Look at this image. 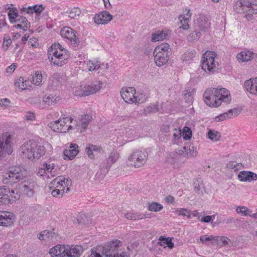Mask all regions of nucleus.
<instances>
[{
    "instance_id": "1",
    "label": "nucleus",
    "mask_w": 257,
    "mask_h": 257,
    "mask_svg": "<svg viewBox=\"0 0 257 257\" xmlns=\"http://www.w3.org/2000/svg\"><path fill=\"white\" fill-rule=\"evenodd\" d=\"M231 96L228 90L222 88H210L203 93L204 102L209 106L217 107L222 102L230 103Z\"/></svg>"
},
{
    "instance_id": "2",
    "label": "nucleus",
    "mask_w": 257,
    "mask_h": 257,
    "mask_svg": "<svg viewBox=\"0 0 257 257\" xmlns=\"http://www.w3.org/2000/svg\"><path fill=\"white\" fill-rule=\"evenodd\" d=\"M20 152L23 158L35 161L45 155L46 149L39 141L30 140L21 146Z\"/></svg>"
},
{
    "instance_id": "3",
    "label": "nucleus",
    "mask_w": 257,
    "mask_h": 257,
    "mask_svg": "<svg viewBox=\"0 0 257 257\" xmlns=\"http://www.w3.org/2000/svg\"><path fill=\"white\" fill-rule=\"evenodd\" d=\"M48 55L51 65L61 67L67 63L70 54L58 43L52 44L49 48Z\"/></svg>"
},
{
    "instance_id": "4",
    "label": "nucleus",
    "mask_w": 257,
    "mask_h": 257,
    "mask_svg": "<svg viewBox=\"0 0 257 257\" xmlns=\"http://www.w3.org/2000/svg\"><path fill=\"white\" fill-rule=\"evenodd\" d=\"M121 242L118 240L112 241L106 246H99L91 249V253L89 257H125L124 253H118V248Z\"/></svg>"
},
{
    "instance_id": "5",
    "label": "nucleus",
    "mask_w": 257,
    "mask_h": 257,
    "mask_svg": "<svg viewBox=\"0 0 257 257\" xmlns=\"http://www.w3.org/2000/svg\"><path fill=\"white\" fill-rule=\"evenodd\" d=\"M83 252L81 246H69L57 245L51 248L49 253L51 257H79Z\"/></svg>"
},
{
    "instance_id": "6",
    "label": "nucleus",
    "mask_w": 257,
    "mask_h": 257,
    "mask_svg": "<svg viewBox=\"0 0 257 257\" xmlns=\"http://www.w3.org/2000/svg\"><path fill=\"white\" fill-rule=\"evenodd\" d=\"M16 185V193L20 194H23L28 197H32L35 194L34 188L37 185L35 181L32 179H28L17 184V182H14L11 184L13 187Z\"/></svg>"
},
{
    "instance_id": "7",
    "label": "nucleus",
    "mask_w": 257,
    "mask_h": 257,
    "mask_svg": "<svg viewBox=\"0 0 257 257\" xmlns=\"http://www.w3.org/2000/svg\"><path fill=\"white\" fill-rule=\"evenodd\" d=\"M216 56V53L213 51H207L203 55L201 67L205 72H213L216 70L218 65L215 61Z\"/></svg>"
},
{
    "instance_id": "8",
    "label": "nucleus",
    "mask_w": 257,
    "mask_h": 257,
    "mask_svg": "<svg viewBox=\"0 0 257 257\" xmlns=\"http://www.w3.org/2000/svg\"><path fill=\"white\" fill-rule=\"evenodd\" d=\"M12 135L9 132L4 133L0 136V157L6 154L10 155L12 153Z\"/></svg>"
},
{
    "instance_id": "9",
    "label": "nucleus",
    "mask_w": 257,
    "mask_h": 257,
    "mask_svg": "<svg viewBox=\"0 0 257 257\" xmlns=\"http://www.w3.org/2000/svg\"><path fill=\"white\" fill-rule=\"evenodd\" d=\"M72 118L65 117L51 122L48 124V126L54 132L57 133H66L69 130L72 128L71 125L68 124V123L72 122Z\"/></svg>"
},
{
    "instance_id": "10",
    "label": "nucleus",
    "mask_w": 257,
    "mask_h": 257,
    "mask_svg": "<svg viewBox=\"0 0 257 257\" xmlns=\"http://www.w3.org/2000/svg\"><path fill=\"white\" fill-rule=\"evenodd\" d=\"M148 159V153L145 151L136 150L128 158L131 165H133L135 168H139L143 166L146 162Z\"/></svg>"
},
{
    "instance_id": "11",
    "label": "nucleus",
    "mask_w": 257,
    "mask_h": 257,
    "mask_svg": "<svg viewBox=\"0 0 257 257\" xmlns=\"http://www.w3.org/2000/svg\"><path fill=\"white\" fill-rule=\"evenodd\" d=\"M102 85V83L100 81L91 83L84 86L80 91H76L75 94L79 96H84L94 94L101 88Z\"/></svg>"
},
{
    "instance_id": "12",
    "label": "nucleus",
    "mask_w": 257,
    "mask_h": 257,
    "mask_svg": "<svg viewBox=\"0 0 257 257\" xmlns=\"http://www.w3.org/2000/svg\"><path fill=\"white\" fill-rule=\"evenodd\" d=\"M242 164L236 163L234 162H229L227 165V167L231 169V175H237V177H257V175L250 171H242L238 173V170L240 169Z\"/></svg>"
},
{
    "instance_id": "13",
    "label": "nucleus",
    "mask_w": 257,
    "mask_h": 257,
    "mask_svg": "<svg viewBox=\"0 0 257 257\" xmlns=\"http://www.w3.org/2000/svg\"><path fill=\"white\" fill-rule=\"evenodd\" d=\"M61 35L69 40L73 47H77L80 41L76 35V32L70 27H64L60 32Z\"/></svg>"
},
{
    "instance_id": "14",
    "label": "nucleus",
    "mask_w": 257,
    "mask_h": 257,
    "mask_svg": "<svg viewBox=\"0 0 257 257\" xmlns=\"http://www.w3.org/2000/svg\"><path fill=\"white\" fill-rule=\"evenodd\" d=\"M251 3H250V0H240L236 2L234 5V9L235 10L237 13H242L244 12L245 7L249 8V10L247 11L245 17L248 20L252 19V10H251Z\"/></svg>"
},
{
    "instance_id": "15",
    "label": "nucleus",
    "mask_w": 257,
    "mask_h": 257,
    "mask_svg": "<svg viewBox=\"0 0 257 257\" xmlns=\"http://www.w3.org/2000/svg\"><path fill=\"white\" fill-rule=\"evenodd\" d=\"M136 91L134 87H123L120 91L122 99L128 103H133L136 101Z\"/></svg>"
},
{
    "instance_id": "16",
    "label": "nucleus",
    "mask_w": 257,
    "mask_h": 257,
    "mask_svg": "<svg viewBox=\"0 0 257 257\" xmlns=\"http://www.w3.org/2000/svg\"><path fill=\"white\" fill-rule=\"evenodd\" d=\"M15 221V215L10 212L0 211V226L11 225Z\"/></svg>"
},
{
    "instance_id": "17",
    "label": "nucleus",
    "mask_w": 257,
    "mask_h": 257,
    "mask_svg": "<svg viewBox=\"0 0 257 257\" xmlns=\"http://www.w3.org/2000/svg\"><path fill=\"white\" fill-rule=\"evenodd\" d=\"M10 193V195L2 192L1 196V200H0V204H7L9 203H12L19 200L20 195L18 193H16L13 189L10 191V189H8Z\"/></svg>"
},
{
    "instance_id": "18",
    "label": "nucleus",
    "mask_w": 257,
    "mask_h": 257,
    "mask_svg": "<svg viewBox=\"0 0 257 257\" xmlns=\"http://www.w3.org/2000/svg\"><path fill=\"white\" fill-rule=\"evenodd\" d=\"M78 152V146L76 144H71L68 149H66L63 152L64 159L65 160H72Z\"/></svg>"
},
{
    "instance_id": "19",
    "label": "nucleus",
    "mask_w": 257,
    "mask_h": 257,
    "mask_svg": "<svg viewBox=\"0 0 257 257\" xmlns=\"http://www.w3.org/2000/svg\"><path fill=\"white\" fill-rule=\"evenodd\" d=\"M8 177H27V171L21 166H12L9 168Z\"/></svg>"
},
{
    "instance_id": "20",
    "label": "nucleus",
    "mask_w": 257,
    "mask_h": 257,
    "mask_svg": "<svg viewBox=\"0 0 257 257\" xmlns=\"http://www.w3.org/2000/svg\"><path fill=\"white\" fill-rule=\"evenodd\" d=\"M244 87L250 93L257 96V78H252L246 80Z\"/></svg>"
},
{
    "instance_id": "21",
    "label": "nucleus",
    "mask_w": 257,
    "mask_h": 257,
    "mask_svg": "<svg viewBox=\"0 0 257 257\" xmlns=\"http://www.w3.org/2000/svg\"><path fill=\"white\" fill-rule=\"evenodd\" d=\"M240 112L239 108H234L230 109L227 112L222 113L215 117V120L216 121H223L226 118H231L237 116Z\"/></svg>"
},
{
    "instance_id": "22",
    "label": "nucleus",
    "mask_w": 257,
    "mask_h": 257,
    "mask_svg": "<svg viewBox=\"0 0 257 257\" xmlns=\"http://www.w3.org/2000/svg\"><path fill=\"white\" fill-rule=\"evenodd\" d=\"M154 60L156 65L159 67H161L167 63L169 60V55L165 53L154 51Z\"/></svg>"
},
{
    "instance_id": "23",
    "label": "nucleus",
    "mask_w": 257,
    "mask_h": 257,
    "mask_svg": "<svg viewBox=\"0 0 257 257\" xmlns=\"http://www.w3.org/2000/svg\"><path fill=\"white\" fill-rule=\"evenodd\" d=\"M112 19V16L107 11H104L100 14L96 15L94 18V22L97 24H103L107 23Z\"/></svg>"
},
{
    "instance_id": "24",
    "label": "nucleus",
    "mask_w": 257,
    "mask_h": 257,
    "mask_svg": "<svg viewBox=\"0 0 257 257\" xmlns=\"http://www.w3.org/2000/svg\"><path fill=\"white\" fill-rule=\"evenodd\" d=\"M62 78L58 73H55L50 79L48 86L50 89L53 90L57 89L62 84Z\"/></svg>"
},
{
    "instance_id": "25",
    "label": "nucleus",
    "mask_w": 257,
    "mask_h": 257,
    "mask_svg": "<svg viewBox=\"0 0 257 257\" xmlns=\"http://www.w3.org/2000/svg\"><path fill=\"white\" fill-rule=\"evenodd\" d=\"M189 10H186L184 12L183 16L180 15L179 17V19L180 21L181 26L179 27L183 30H187L189 28L188 22L189 21V18L191 16V14L190 13Z\"/></svg>"
},
{
    "instance_id": "26",
    "label": "nucleus",
    "mask_w": 257,
    "mask_h": 257,
    "mask_svg": "<svg viewBox=\"0 0 257 257\" xmlns=\"http://www.w3.org/2000/svg\"><path fill=\"white\" fill-rule=\"evenodd\" d=\"M14 27L17 29H22L23 31H27L30 27V23L29 22L26 17L21 16L19 17L16 21Z\"/></svg>"
},
{
    "instance_id": "27",
    "label": "nucleus",
    "mask_w": 257,
    "mask_h": 257,
    "mask_svg": "<svg viewBox=\"0 0 257 257\" xmlns=\"http://www.w3.org/2000/svg\"><path fill=\"white\" fill-rule=\"evenodd\" d=\"M253 55L254 53L251 51H243L237 55L236 58L239 62H247L253 58Z\"/></svg>"
},
{
    "instance_id": "28",
    "label": "nucleus",
    "mask_w": 257,
    "mask_h": 257,
    "mask_svg": "<svg viewBox=\"0 0 257 257\" xmlns=\"http://www.w3.org/2000/svg\"><path fill=\"white\" fill-rule=\"evenodd\" d=\"M92 119V118L91 116L88 114H85L81 115L80 118H79L78 121L75 120V121L76 122V125L81 126L82 128L85 130L87 127Z\"/></svg>"
},
{
    "instance_id": "29",
    "label": "nucleus",
    "mask_w": 257,
    "mask_h": 257,
    "mask_svg": "<svg viewBox=\"0 0 257 257\" xmlns=\"http://www.w3.org/2000/svg\"><path fill=\"white\" fill-rule=\"evenodd\" d=\"M103 65L104 64L99 61L89 60L86 63V66L89 71H97L101 69Z\"/></svg>"
},
{
    "instance_id": "30",
    "label": "nucleus",
    "mask_w": 257,
    "mask_h": 257,
    "mask_svg": "<svg viewBox=\"0 0 257 257\" xmlns=\"http://www.w3.org/2000/svg\"><path fill=\"white\" fill-rule=\"evenodd\" d=\"M154 51L158 52V53H165L168 55L171 54V49L170 45L166 43H162L157 46Z\"/></svg>"
},
{
    "instance_id": "31",
    "label": "nucleus",
    "mask_w": 257,
    "mask_h": 257,
    "mask_svg": "<svg viewBox=\"0 0 257 257\" xmlns=\"http://www.w3.org/2000/svg\"><path fill=\"white\" fill-rule=\"evenodd\" d=\"M194 190L196 193H200L204 189V184L201 178H196L193 182Z\"/></svg>"
},
{
    "instance_id": "32",
    "label": "nucleus",
    "mask_w": 257,
    "mask_h": 257,
    "mask_svg": "<svg viewBox=\"0 0 257 257\" xmlns=\"http://www.w3.org/2000/svg\"><path fill=\"white\" fill-rule=\"evenodd\" d=\"M196 51L194 50H189L185 52L181 56L182 60L185 63L190 62L195 57Z\"/></svg>"
},
{
    "instance_id": "33",
    "label": "nucleus",
    "mask_w": 257,
    "mask_h": 257,
    "mask_svg": "<svg viewBox=\"0 0 257 257\" xmlns=\"http://www.w3.org/2000/svg\"><path fill=\"white\" fill-rule=\"evenodd\" d=\"M29 83V81L26 80L24 81L23 78L20 77L16 80L15 82V85L16 87H18L22 90H25L27 89L28 87L30 85Z\"/></svg>"
},
{
    "instance_id": "34",
    "label": "nucleus",
    "mask_w": 257,
    "mask_h": 257,
    "mask_svg": "<svg viewBox=\"0 0 257 257\" xmlns=\"http://www.w3.org/2000/svg\"><path fill=\"white\" fill-rule=\"evenodd\" d=\"M214 244H218L220 246L228 245L230 239L226 236H215Z\"/></svg>"
},
{
    "instance_id": "35",
    "label": "nucleus",
    "mask_w": 257,
    "mask_h": 257,
    "mask_svg": "<svg viewBox=\"0 0 257 257\" xmlns=\"http://www.w3.org/2000/svg\"><path fill=\"white\" fill-rule=\"evenodd\" d=\"M125 216L126 219L133 220L142 219L146 217L145 214L134 212H127L125 214Z\"/></svg>"
},
{
    "instance_id": "36",
    "label": "nucleus",
    "mask_w": 257,
    "mask_h": 257,
    "mask_svg": "<svg viewBox=\"0 0 257 257\" xmlns=\"http://www.w3.org/2000/svg\"><path fill=\"white\" fill-rule=\"evenodd\" d=\"M168 33H165L164 31L159 32L157 33L153 34L152 36V41L157 42L164 39H167L169 37Z\"/></svg>"
},
{
    "instance_id": "37",
    "label": "nucleus",
    "mask_w": 257,
    "mask_h": 257,
    "mask_svg": "<svg viewBox=\"0 0 257 257\" xmlns=\"http://www.w3.org/2000/svg\"><path fill=\"white\" fill-rule=\"evenodd\" d=\"M195 91L194 89H187L184 91V98L187 103H191L193 100V95Z\"/></svg>"
},
{
    "instance_id": "38",
    "label": "nucleus",
    "mask_w": 257,
    "mask_h": 257,
    "mask_svg": "<svg viewBox=\"0 0 257 257\" xmlns=\"http://www.w3.org/2000/svg\"><path fill=\"white\" fill-rule=\"evenodd\" d=\"M215 236L207 235H201L200 237V241L205 245H208L210 244H214V237Z\"/></svg>"
},
{
    "instance_id": "39",
    "label": "nucleus",
    "mask_w": 257,
    "mask_h": 257,
    "mask_svg": "<svg viewBox=\"0 0 257 257\" xmlns=\"http://www.w3.org/2000/svg\"><path fill=\"white\" fill-rule=\"evenodd\" d=\"M186 154L188 157H194L197 154L196 148L193 145L188 144L186 145Z\"/></svg>"
},
{
    "instance_id": "40",
    "label": "nucleus",
    "mask_w": 257,
    "mask_h": 257,
    "mask_svg": "<svg viewBox=\"0 0 257 257\" xmlns=\"http://www.w3.org/2000/svg\"><path fill=\"white\" fill-rule=\"evenodd\" d=\"M42 167H43L44 169L46 171V175L47 177H54L55 174L53 173V170L54 168V165L53 164H48L46 163H44L42 165Z\"/></svg>"
},
{
    "instance_id": "41",
    "label": "nucleus",
    "mask_w": 257,
    "mask_h": 257,
    "mask_svg": "<svg viewBox=\"0 0 257 257\" xmlns=\"http://www.w3.org/2000/svg\"><path fill=\"white\" fill-rule=\"evenodd\" d=\"M81 13V10L78 8H73L66 12L68 14V17L71 19H76L79 16Z\"/></svg>"
},
{
    "instance_id": "42",
    "label": "nucleus",
    "mask_w": 257,
    "mask_h": 257,
    "mask_svg": "<svg viewBox=\"0 0 257 257\" xmlns=\"http://www.w3.org/2000/svg\"><path fill=\"white\" fill-rule=\"evenodd\" d=\"M57 97L52 94L43 97V102L47 105H52L56 104L57 102Z\"/></svg>"
},
{
    "instance_id": "43",
    "label": "nucleus",
    "mask_w": 257,
    "mask_h": 257,
    "mask_svg": "<svg viewBox=\"0 0 257 257\" xmlns=\"http://www.w3.org/2000/svg\"><path fill=\"white\" fill-rule=\"evenodd\" d=\"M13 10V13H11V10L8 13V16L9 17L10 21L12 24L16 23V20L21 16H19L17 10L16 8L12 9Z\"/></svg>"
},
{
    "instance_id": "44",
    "label": "nucleus",
    "mask_w": 257,
    "mask_h": 257,
    "mask_svg": "<svg viewBox=\"0 0 257 257\" xmlns=\"http://www.w3.org/2000/svg\"><path fill=\"white\" fill-rule=\"evenodd\" d=\"M42 81V75L40 71H36L33 76L32 82L36 85H40Z\"/></svg>"
},
{
    "instance_id": "45",
    "label": "nucleus",
    "mask_w": 257,
    "mask_h": 257,
    "mask_svg": "<svg viewBox=\"0 0 257 257\" xmlns=\"http://www.w3.org/2000/svg\"><path fill=\"white\" fill-rule=\"evenodd\" d=\"M208 138L214 142L218 141L221 137L220 133L210 130L208 133Z\"/></svg>"
},
{
    "instance_id": "46",
    "label": "nucleus",
    "mask_w": 257,
    "mask_h": 257,
    "mask_svg": "<svg viewBox=\"0 0 257 257\" xmlns=\"http://www.w3.org/2000/svg\"><path fill=\"white\" fill-rule=\"evenodd\" d=\"M163 208L162 204L157 202H152L148 205V209L151 211L157 212L161 210Z\"/></svg>"
},
{
    "instance_id": "47",
    "label": "nucleus",
    "mask_w": 257,
    "mask_h": 257,
    "mask_svg": "<svg viewBox=\"0 0 257 257\" xmlns=\"http://www.w3.org/2000/svg\"><path fill=\"white\" fill-rule=\"evenodd\" d=\"M200 36L201 33L199 31H194L188 36L187 40L191 42H195L198 40Z\"/></svg>"
},
{
    "instance_id": "48",
    "label": "nucleus",
    "mask_w": 257,
    "mask_h": 257,
    "mask_svg": "<svg viewBox=\"0 0 257 257\" xmlns=\"http://www.w3.org/2000/svg\"><path fill=\"white\" fill-rule=\"evenodd\" d=\"M77 221L78 223L84 225H88L91 223L90 219L84 214L79 215L77 219Z\"/></svg>"
},
{
    "instance_id": "49",
    "label": "nucleus",
    "mask_w": 257,
    "mask_h": 257,
    "mask_svg": "<svg viewBox=\"0 0 257 257\" xmlns=\"http://www.w3.org/2000/svg\"><path fill=\"white\" fill-rule=\"evenodd\" d=\"M65 193L66 192L64 189L56 188L52 191L51 194L54 197L61 198L63 197Z\"/></svg>"
},
{
    "instance_id": "50",
    "label": "nucleus",
    "mask_w": 257,
    "mask_h": 257,
    "mask_svg": "<svg viewBox=\"0 0 257 257\" xmlns=\"http://www.w3.org/2000/svg\"><path fill=\"white\" fill-rule=\"evenodd\" d=\"M51 184L53 185V187H55L56 188L58 189H64L65 190V187L63 185V181L58 180V178H55L51 182Z\"/></svg>"
},
{
    "instance_id": "51",
    "label": "nucleus",
    "mask_w": 257,
    "mask_h": 257,
    "mask_svg": "<svg viewBox=\"0 0 257 257\" xmlns=\"http://www.w3.org/2000/svg\"><path fill=\"white\" fill-rule=\"evenodd\" d=\"M183 134L185 140H189L192 136V132L189 127L185 126L183 129Z\"/></svg>"
},
{
    "instance_id": "52",
    "label": "nucleus",
    "mask_w": 257,
    "mask_h": 257,
    "mask_svg": "<svg viewBox=\"0 0 257 257\" xmlns=\"http://www.w3.org/2000/svg\"><path fill=\"white\" fill-rule=\"evenodd\" d=\"M160 240L162 242V243L166 244L169 248H172L174 247V243L171 239H169V238H167L163 236H161Z\"/></svg>"
},
{
    "instance_id": "53",
    "label": "nucleus",
    "mask_w": 257,
    "mask_h": 257,
    "mask_svg": "<svg viewBox=\"0 0 257 257\" xmlns=\"http://www.w3.org/2000/svg\"><path fill=\"white\" fill-rule=\"evenodd\" d=\"M237 213H241L242 215L247 216L248 215V212L249 210L245 206H238L236 209Z\"/></svg>"
},
{
    "instance_id": "54",
    "label": "nucleus",
    "mask_w": 257,
    "mask_h": 257,
    "mask_svg": "<svg viewBox=\"0 0 257 257\" xmlns=\"http://www.w3.org/2000/svg\"><path fill=\"white\" fill-rule=\"evenodd\" d=\"M44 233L46 239H53V238H56L57 236V234L56 233H55V232H53L52 231L49 230H44Z\"/></svg>"
},
{
    "instance_id": "55",
    "label": "nucleus",
    "mask_w": 257,
    "mask_h": 257,
    "mask_svg": "<svg viewBox=\"0 0 257 257\" xmlns=\"http://www.w3.org/2000/svg\"><path fill=\"white\" fill-rule=\"evenodd\" d=\"M119 158V154L117 152H112L110 153L108 159V161L111 164L115 162Z\"/></svg>"
},
{
    "instance_id": "56",
    "label": "nucleus",
    "mask_w": 257,
    "mask_h": 257,
    "mask_svg": "<svg viewBox=\"0 0 257 257\" xmlns=\"http://www.w3.org/2000/svg\"><path fill=\"white\" fill-rule=\"evenodd\" d=\"M31 8L32 9V14L34 12H35L36 13H40L45 9V8L42 5H40L39 6L36 5L33 6H31Z\"/></svg>"
},
{
    "instance_id": "57",
    "label": "nucleus",
    "mask_w": 257,
    "mask_h": 257,
    "mask_svg": "<svg viewBox=\"0 0 257 257\" xmlns=\"http://www.w3.org/2000/svg\"><path fill=\"white\" fill-rule=\"evenodd\" d=\"M158 107V104H151L147 107V108L145 109V111L148 113L157 111L159 109Z\"/></svg>"
},
{
    "instance_id": "58",
    "label": "nucleus",
    "mask_w": 257,
    "mask_h": 257,
    "mask_svg": "<svg viewBox=\"0 0 257 257\" xmlns=\"http://www.w3.org/2000/svg\"><path fill=\"white\" fill-rule=\"evenodd\" d=\"M63 181V185L65 188L66 187V189L65 191L66 193H67L70 191L69 186H70L72 184V181L69 178H64Z\"/></svg>"
},
{
    "instance_id": "59",
    "label": "nucleus",
    "mask_w": 257,
    "mask_h": 257,
    "mask_svg": "<svg viewBox=\"0 0 257 257\" xmlns=\"http://www.w3.org/2000/svg\"><path fill=\"white\" fill-rule=\"evenodd\" d=\"M12 43V40L10 38L5 37L3 43V48L4 50H7Z\"/></svg>"
},
{
    "instance_id": "60",
    "label": "nucleus",
    "mask_w": 257,
    "mask_h": 257,
    "mask_svg": "<svg viewBox=\"0 0 257 257\" xmlns=\"http://www.w3.org/2000/svg\"><path fill=\"white\" fill-rule=\"evenodd\" d=\"M135 98L137 99L135 103H142L146 100V97L144 94L135 96Z\"/></svg>"
},
{
    "instance_id": "61",
    "label": "nucleus",
    "mask_w": 257,
    "mask_h": 257,
    "mask_svg": "<svg viewBox=\"0 0 257 257\" xmlns=\"http://www.w3.org/2000/svg\"><path fill=\"white\" fill-rule=\"evenodd\" d=\"M215 215H207L204 216L201 219L200 221L201 222H204L206 223L210 222L211 220L215 219Z\"/></svg>"
},
{
    "instance_id": "62",
    "label": "nucleus",
    "mask_w": 257,
    "mask_h": 257,
    "mask_svg": "<svg viewBox=\"0 0 257 257\" xmlns=\"http://www.w3.org/2000/svg\"><path fill=\"white\" fill-rule=\"evenodd\" d=\"M177 154L183 157H187L186 154V145L182 147L176 151Z\"/></svg>"
},
{
    "instance_id": "63",
    "label": "nucleus",
    "mask_w": 257,
    "mask_h": 257,
    "mask_svg": "<svg viewBox=\"0 0 257 257\" xmlns=\"http://www.w3.org/2000/svg\"><path fill=\"white\" fill-rule=\"evenodd\" d=\"M25 13L28 14H32V9H31V6L27 8L23 7L21 8L20 13L21 14H24Z\"/></svg>"
},
{
    "instance_id": "64",
    "label": "nucleus",
    "mask_w": 257,
    "mask_h": 257,
    "mask_svg": "<svg viewBox=\"0 0 257 257\" xmlns=\"http://www.w3.org/2000/svg\"><path fill=\"white\" fill-rule=\"evenodd\" d=\"M25 118L27 120H33L35 118V115L33 112H28L25 115Z\"/></svg>"
}]
</instances>
